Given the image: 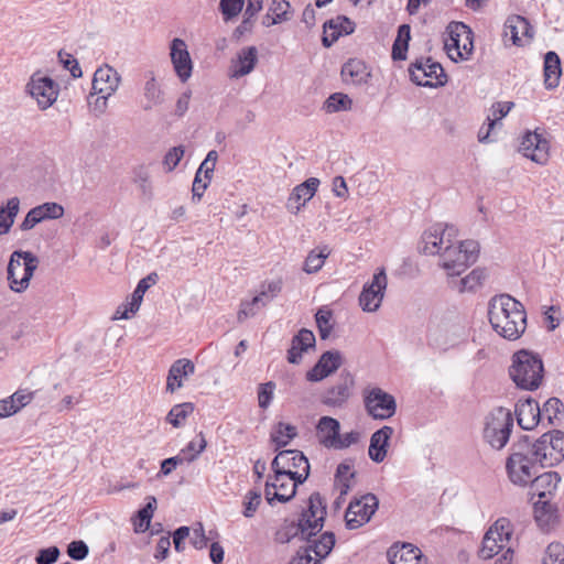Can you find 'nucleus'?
Masks as SVG:
<instances>
[{"instance_id": "2eb2a0df", "label": "nucleus", "mask_w": 564, "mask_h": 564, "mask_svg": "<svg viewBox=\"0 0 564 564\" xmlns=\"http://www.w3.org/2000/svg\"><path fill=\"white\" fill-rule=\"evenodd\" d=\"M379 507V500L373 494L355 498L348 505L345 513L346 527L355 530L368 523Z\"/></svg>"}, {"instance_id": "f704fd0d", "label": "nucleus", "mask_w": 564, "mask_h": 564, "mask_svg": "<svg viewBox=\"0 0 564 564\" xmlns=\"http://www.w3.org/2000/svg\"><path fill=\"white\" fill-rule=\"evenodd\" d=\"M562 74L561 61L558 55L550 51L544 56V84L549 89L558 86L560 77Z\"/></svg>"}, {"instance_id": "a19ab883", "label": "nucleus", "mask_w": 564, "mask_h": 564, "mask_svg": "<svg viewBox=\"0 0 564 564\" xmlns=\"http://www.w3.org/2000/svg\"><path fill=\"white\" fill-rule=\"evenodd\" d=\"M156 281L158 274L154 272L150 273L149 275L139 281L137 288L132 293L131 302L129 303L131 313H135L139 310L144 293L151 285L155 284Z\"/></svg>"}, {"instance_id": "f3484780", "label": "nucleus", "mask_w": 564, "mask_h": 564, "mask_svg": "<svg viewBox=\"0 0 564 564\" xmlns=\"http://www.w3.org/2000/svg\"><path fill=\"white\" fill-rule=\"evenodd\" d=\"M120 75L109 65L99 67L93 78L94 94L99 95L96 107L105 108L107 99L118 89Z\"/></svg>"}, {"instance_id": "e2e57ef3", "label": "nucleus", "mask_w": 564, "mask_h": 564, "mask_svg": "<svg viewBox=\"0 0 564 564\" xmlns=\"http://www.w3.org/2000/svg\"><path fill=\"white\" fill-rule=\"evenodd\" d=\"M58 58L63 66L70 72L74 78L82 77L83 72L76 58L70 54H64L63 52L58 53Z\"/></svg>"}, {"instance_id": "bf43d9fd", "label": "nucleus", "mask_w": 564, "mask_h": 564, "mask_svg": "<svg viewBox=\"0 0 564 564\" xmlns=\"http://www.w3.org/2000/svg\"><path fill=\"white\" fill-rule=\"evenodd\" d=\"M88 545L82 540L73 541L67 546L68 556L75 561L84 560L88 555Z\"/></svg>"}, {"instance_id": "b1692460", "label": "nucleus", "mask_w": 564, "mask_h": 564, "mask_svg": "<svg viewBox=\"0 0 564 564\" xmlns=\"http://www.w3.org/2000/svg\"><path fill=\"white\" fill-rule=\"evenodd\" d=\"M388 556L390 564H427V558L422 551L410 543L391 546Z\"/></svg>"}, {"instance_id": "393cba45", "label": "nucleus", "mask_w": 564, "mask_h": 564, "mask_svg": "<svg viewBox=\"0 0 564 564\" xmlns=\"http://www.w3.org/2000/svg\"><path fill=\"white\" fill-rule=\"evenodd\" d=\"M514 412L519 426L528 431L534 429L542 419L539 403L531 398L518 402Z\"/></svg>"}, {"instance_id": "864d4df0", "label": "nucleus", "mask_w": 564, "mask_h": 564, "mask_svg": "<svg viewBox=\"0 0 564 564\" xmlns=\"http://www.w3.org/2000/svg\"><path fill=\"white\" fill-rule=\"evenodd\" d=\"M542 564H564V545L561 543H550L542 558Z\"/></svg>"}, {"instance_id": "052dcab7", "label": "nucleus", "mask_w": 564, "mask_h": 564, "mask_svg": "<svg viewBox=\"0 0 564 564\" xmlns=\"http://www.w3.org/2000/svg\"><path fill=\"white\" fill-rule=\"evenodd\" d=\"M184 153L185 150L183 145L174 147L169 150L163 160V164L167 167L169 172L173 171L177 166Z\"/></svg>"}, {"instance_id": "412c9836", "label": "nucleus", "mask_w": 564, "mask_h": 564, "mask_svg": "<svg viewBox=\"0 0 564 564\" xmlns=\"http://www.w3.org/2000/svg\"><path fill=\"white\" fill-rule=\"evenodd\" d=\"M319 185V180L316 177H310L305 182L295 186L286 203L288 209L297 214L305 204L313 198Z\"/></svg>"}, {"instance_id": "603ef678", "label": "nucleus", "mask_w": 564, "mask_h": 564, "mask_svg": "<svg viewBox=\"0 0 564 564\" xmlns=\"http://www.w3.org/2000/svg\"><path fill=\"white\" fill-rule=\"evenodd\" d=\"M282 291V280H273L261 285V291L257 296H261V305L265 306Z\"/></svg>"}, {"instance_id": "ddd939ff", "label": "nucleus", "mask_w": 564, "mask_h": 564, "mask_svg": "<svg viewBox=\"0 0 564 564\" xmlns=\"http://www.w3.org/2000/svg\"><path fill=\"white\" fill-rule=\"evenodd\" d=\"M409 73L411 80L417 86L440 87L444 86L447 82V76L442 65L432 61L431 57L416 59L410 65Z\"/></svg>"}, {"instance_id": "4be33fe9", "label": "nucleus", "mask_w": 564, "mask_h": 564, "mask_svg": "<svg viewBox=\"0 0 564 564\" xmlns=\"http://www.w3.org/2000/svg\"><path fill=\"white\" fill-rule=\"evenodd\" d=\"M356 24L346 15H337L324 23V35L322 43L330 47L341 35H349L355 32Z\"/></svg>"}, {"instance_id": "39448f33", "label": "nucleus", "mask_w": 564, "mask_h": 564, "mask_svg": "<svg viewBox=\"0 0 564 564\" xmlns=\"http://www.w3.org/2000/svg\"><path fill=\"white\" fill-rule=\"evenodd\" d=\"M543 362L539 355H513L509 376L516 386L523 390H535L543 379Z\"/></svg>"}, {"instance_id": "0eeeda50", "label": "nucleus", "mask_w": 564, "mask_h": 564, "mask_svg": "<svg viewBox=\"0 0 564 564\" xmlns=\"http://www.w3.org/2000/svg\"><path fill=\"white\" fill-rule=\"evenodd\" d=\"M37 265L39 258L31 251H13L7 269L10 289L18 293L26 290Z\"/></svg>"}, {"instance_id": "72a5a7b5", "label": "nucleus", "mask_w": 564, "mask_h": 564, "mask_svg": "<svg viewBox=\"0 0 564 564\" xmlns=\"http://www.w3.org/2000/svg\"><path fill=\"white\" fill-rule=\"evenodd\" d=\"M148 80L143 87V105L142 108L148 111L163 104L164 93L158 84L152 72L148 74Z\"/></svg>"}, {"instance_id": "473e14b6", "label": "nucleus", "mask_w": 564, "mask_h": 564, "mask_svg": "<svg viewBox=\"0 0 564 564\" xmlns=\"http://www.w3.org/2000/svg\"><path fill=\"white\" fill-rule=\"evenodd\" d=\"M351 379H345L341 382L330 387L322 397L323 404L332 408H341L350 398Z\"/></svg>"}, {"instance_id": "774afa93", "label": "nucleus", "mask_w": 564, "mask_h": 564, "mask_svg": "<svg viewBox=\"0 0 564 564\" xmlns=\"http://www.w3.org/2000/svg\"><path fill=\"white\" fill-rule=\"evenodd\" d=\"M34 398V392L28 389H20L15 391L10 399L13 400L14 405L20 411L22 408L28 405Z\"/></svg>"}, {"instance_id": "7ed1b4c3", "label": "nucleus", "mask_w": 564, "mask_h": 564, "mask_svg": "<svg viewBox=\"0 0 564 564\" xmlns=\"http://www.w3.org/2000/svg\"><path fill=\"white\" fill-rule=\"evenodd\" d=\"M488 318L494 330L509 340L518 339L527 327L523 304L509 294H499L490 299Z\"/></svg>"}, {"instance_id": "cd10ccee", "label": "nucleus", "mask_w": 564, "mask_h": 564, "mask_svg": "<svg viewBox=\"0 0 564 564\" xmlns=\"http://www.w3.org/2000/svg\"><path fill=\"white\" fill-rule=\"evenodd\" d=\"M393 432L394 431L391 426L384 425L371 435L368 448V454L371 460L375 463H381L384 460L389 441L393 435Z\"/></svg>"}, {"instance_id": "c85d7f7f", "label": "nucleus", "mask_w": 564, "mask_h": 564, "mask_svg": "<svg viewBox=\"0 0 564 564\" xmlns=\"http://www.w3.org/2000/svg\"><path fill=\"white\" fill-rule=\"evenodd\" d=\"M561 478L555 471H545L535 474L532 481H530L531 492L540 499L546 498L556 490Z\"/></svg>"}, {"instance_id": "37998d69", "label": "nucleus", "mask_w": 564, "mask_h": 564, "mask_svg": "<svg viewBox=\"0 0 564 564\" xmlns=\"http://www.w3.org/2000/svg\"><path fill=\"white\" fill-rule=\"evenodd\" d=\"M315 335L312 330L303 328L293 338L291 348L286 352H305L315 346Z\"/></svg>"}, {"instance_id": "58836bf2", "label": "nucleus", "mask_w": 564, "mask_h": 564, "mask_svg": "<svg viewBox=\"0 0 564 564\" xmlns=\"http://www.w3.org/2000/svg\"><path fill=\"white\" fill-rule=\"evenodd\" d=\"M498 531L497 528H490L487 533L485 534L482 539V545L479 551L480 556L485 560L492 558L497 554H499L501 551L506 549V544H500L498 539Z\"/></svg>"}, {"instance_id": "680f3d73", "label": "nucleus", "mask_w": 564, "mask_h": 564, "mask_svg": "<svg viewBox=\"0 0 564 564\" xmlns=\"http://www.w3.org/2000/svg\"><path fill=\"white\" fill-rule=\"evenodd\" d=\"M61 552L57 546H50L39 551L35 562L36 564H53L58 560Z\"/></svg>"}, {"instance_id": "a211bd4d", "label": "nucleus", "mask_w": 564, "mask_h": 564, "mask_svg": "<svg viewBox=\"0 0 564 564\" xmlns=\"http://www.w3.org/2000/svg\"><path fill=\"white\" fill-rule=\"evenodd\" d=\"M387 288V275L384 270L373 274L371 283L364 285L359 295V304L366 312H376L383 299L384 290Z\"/></svg>"}, {"instance_id": "7c9ffc66", "label": "nucleus", "mask_w": 564, "mask_h": 564, "mask_svg": "<svg viewBox=\"0 0 564 564\" xmlns=\"http://www.w3.org/2000/svg\"><path fill=\"white\" fill-rule=\"evenodd\" d=\"M341 77L346 84L362 85L367 84L370 77L366 64L358 58H350L341 67Z\"/></svg>"}, {"instance_id": "79ce46f5", "label": "nucleus", "mask_w": 564, "mask_h": 564, "mask_svg": "<svg viewBox=\"0 0 564 564\" xmlns=\"http://www.w3.org/2000/svg\"><path fill=\"white\" fill-rule=\"evenodd\" d=\"M155 508L156 500L154 497H150L147 505L138 511L137 519L134 521V531L137 533L145 532L149 529Z\"/></svg>"}, {"instance_id": "2f4dec72", "label": "nucleus", "mask_w": 564, "mask_h": 564, "mask_svg": "<svg viewBox=\"0 0 564 564\" xmlns=\"http://www.w3.org/2000/svg\"><path fill=\"white\" fill-rule=\"evenodd\" d=\"M195 366L188 359H178L170 368L166 390L174 392L183 386V380L194 372Z\"/></svg>"}, {"instance_id": "f8f14e48", "label": "nucleus", "mask_w": 564, "mask_h": 564, "mask_svg": "<svg viewBox=\"0 0 564 564\" xmlns=\"http://www.w3.org/2000/svg\"><path fill=\"white\" fill-rule=\"evenodd\" d=\"M272 470L280 469L295 476V479L303 484L310 475V463L305 455L297 449L280 451L271 463Z\"/></svg>"}, {"instance_id": "20e7f679", "label": "nucleus", "mask_w": 564, "mask_h": 564, "mask_svg": "<svg viewBox=\"0 0 564 564\" xmlns=\"http://www.w3.org/2000/svg\"><path fill=\"white\" fill-rule=\"evenodd\" d=\"M542 465L534 459L528 451V436H523L511 447V453L506 462V470L510 481L520 487H525L540 473Z\"/></svg>"}, {"instance_id": "6ab92c4d", "label": "nucleus", "mask_w": 564, "mask_h": 564, "mask_svg": "<svg viewBox=\"0 0 564 564\" xmlns=\"http://www.w3.org/2000/svg\"><path fill=\"white\" fill-rule=\"evenodd\" d=\"M519 151L531 161L544 165L550 156L549 141L536 131H528L521 140Z\"/></svg>"}, {"instance_id": "c756f323", "label": "nucleus", "mask_w": 564, "mask_h": 564, "mask_svg": "<svg viewBox=\"0 0 564 564\" xmlns=\"http://www.w3.org/2000/svg\"><path fill=\"white\" fill-rule=\"evenodd\" d=\"M341 355H321L317 364L307 372L308 381L317 382L336 371L341 365Z\"/></svg>"}, {"instance_id": "a878e982", "label": "nucleus", "mask_w": 564, "mask_h": 564, "mask_svg": "<svg viewBox=\"0 0 564 564\" xmlns=\"http://www.w3.org/2000/svg\"><path fill=\"white\" fill-rule=\"evenodd\" d=\"M505 36H509L513 45H522V37L531 40L533 37V28L529 21L521 15H510L505 22Z\"/></svg>"}, {"instance_id": "6e6d98bb", "label": "nucleus", "mask_w": 564, "mask_h": 564, "mask_svg": "<svg viewBox=\"0 0 564 564\" xmlns=\"http://www.w3.org/2000/svg\"><path fill=\"white\" fill-rule=\"evenodd\" d=\"M261 301V296H254L251 301L242 302L238 312V319L242 321L245 318L254 316L260 307H262Z\"/></svg>"}, {"instance_id": "338daca9", "label": "nucleus", "mask_w": 564, "mask_h": 564, "mask_svg": "<svg viewBox=\"0 0 564 564\" xmlns=\"http://www.w3.org/2000/svg\"><path fill=\"white\" fill-rule=\"evenodd\" d=\"M514 104L512 101H498L491 106V119H495V124L497 121L501 120L506 117L510 110L513 108Z\"/></svg>"}, {"instance_id": "1a4fd4ad", "label": "nucleus", "mask_w": 564, "mask_h": 564, "mask_svg": "<svg viewBox=\"0 0 564 564\" xmlns=\"http://www.w3.org/2000/svg\"><path fill=\"white\" fill-rule=\"evenodd\" d=\"M446 31L448 37L444 41V46L448 57L454 61L468 59L474 50V33L471 29L463 22H451Z\"/></svg>"}, {"instance_id": "5701e85b", "label": "nucleus", "mask_w": 564, "mask_h": 564, "mask_svg": "<svg viewBox=\"0 0 564 564\" xmlns=\"http://www.w3.org/2000/svg\"><path fill=\"white\" fill-rule=\"evenodd\" d=\"M258 63V50L256 46H247L241 48L236 58L231 61L229 67V76L231 78H240L250 74Z\"/></svg>"}, {"instance_id": "9b49d317", "label": "nucleus", "mask_w": 564, "mask_h": 564, "mask_svg": "<svg viewBox=\"0 0 564 564\" xmlns=\"http://www.w3.org/2000/svg\"><path fill=\"white\" fill-rule=\"evenodd\" d=\"M366 412L375 420H388L397 412L395 398L378 387L366 388L362 392Z\"/></svg>"}, {"instance_id": "bb28decb", "label": "nucleus", "mask_w": 564, "mask_h": 564, "mask_svg": "<svg viewBox=\"0 0 564 564\" xmlns=\"http://www.w3.org/2000/svg\"><path fill=\"white\" fill-rule=\"evenodd\" d=\"M339 432L340 423L332 416H322L316 424L317 440L326 448H335Z\"/></svg>"}, {"instance_id": "09e8293b", "label": "nucleus", "mask_w": 564, "mask_h": 564, "mask_svg": "<svg viewBox=\"0 0 564 564\" xmlns=\"http://www.w3.org/2000/svg\"><path fill=\"white\" fill-rule=\"evenodd\" d=\"M206 445H207V442L203 435V433L200 432L197 437L193 441H191L186 447H184L182 451H181V456L186 460V462H193L195 460L199 454L205 451L206 448Z\"/></svg>"}, {"instance_id": "dca6fc26", "label": "nucleus", "mask_w": 564, "mask_h": 564, "mask_svg": "<svg viewBox=\"0 0 564 564\" xmlns=\"http://www.w3.org/2000/svg\"><path fill=\"white\" fill-rule=\"evenodd\" d=\"M26 93L36 100L40 109L50 108L57 99L58 85L48 76L40 72L34 73L26 84Z\"/></svg>"}, {"instance_id": "423d86ee", "label": "nucleus", "mask_w": 564, "mask_h": 564, "mask_svg": "<svg viewBox=\"0 0 564 564\" xmlns=\"http://www.w3.org/2000/svg\"><path fill=\"white\" fill-rule=\"evenodd\" d=\"M528 451L543 468L552 467L564 458V433L553 431L544 433L534 443L528 437Z\"/></svg>"}, {"instance_id": "3c124183", "label": "nucleus", "mask_w": 564, "mask_h": 564, "mask_svg": "<svg viewBox=\"0 0 564 564\" xmlns=\"http://www.w3.org/2000/svg\"><path fill=\"white\" fill-rule=\"evenodd\" d=\"M563 403L557 398H550L541 409V417H546L550 424L554 423V420H558L563 412Z\"/></svg>"}, {"instance_id": "8fccbe9b", "label": "nucleus", "mask_w": 564, "mask_h": 564, "mask_svg": "<svg viewBox=\"0 0 564 564\" xmlns=\"http://www.w3.org/2000/svg\"><path fill=\"white\" fill-rule=\"evenodd\" d=\"M485 279H486V272L484 269H479V268L474 269L468 275H466L465 278H463L459 281V284H460L459 291L460 292L474 291L478 286L481 285L482 281Z\"/></svg>"}, {"instance_id": "c03bdc74", "label": "nucleus", "mask_w": 564, "mask_h": 564, "mask_svg": "<svg viewBox=\"0 0 564 564\" xmlns=\"http://www.w3.org/2000/svg\"><path fill=\"white\" fill-rule=\"evenodd\" d=\"M352 100L348 97V95L343 93H334L324 102V110L327 113L350 110Z\"/></svg>"}, {"instance_id": "6e6552de", "label": "nucleus", "mask_w": 564, "mask_h": 564, "mask_svg": "<svg viewBox=\"0 0 564 564\" xmlns=\"http://www.w3.org/2000/svg\"><path fill=\"white\" fill-rule=\"evenodd\" d=\"M513 429V416L510 410L502 406L494 409L486 417L484 438L495 449L503 448Z\"/></svg>"}, {"instance_id": "c9c22d12", "label": "nucleus", "mask_w": 564, "mask_h": 564, "mask_svg": "<svg viewBox=\"0 0 564 564\" xmlns=\"http://www.w3.org/2000/svg\"><path fill=\"white\" fill-rule=\"evenodd\" d=\"M491 528H497L499 535L496 536V539H498L499 543L506 544V552L500 558L497 560L496 564H510L513 553L511 547L508 546V543L511 538L510 522L507 519L502 518L497 520Z\"/></svg>"}, {"instance_id": "4c0bfd02", "label": "nucleus", "mask_w": 564, "mask_h": 564, "mask_svg": "<svg viewBox=\"0 0 564 564\" xmlns=\"http://www.w3.org/2000/svg\"><path fill=\"white\" fill-rule=\"evenodd\" d=\"M296 435L297 430L294 425L279 422L273 426L270 438L279 448L286 446Z\"/></svg>"}, {"instance_id": "f257e3e1", "label": "nucleus", "mask_w": 564, "mask_h": 564, "mask_svg": "<svg viewBox=\"0 0 564 564\" xmlns=\"http://www.w3.org/2000/svg\"><path fill=\"white\" fill-rule=\"evenodd\" d=\"M457 229L453 225L435 224L422 236L421 251L425 254H440L441 267L448 275H459L474 264L479 256V243L465 240L454 246Z\"/></svg>"}, {"instance_id": "5fc2aeb1", "label": "nucleus", "mask_w": 564, "mask_h": 564, "mask_svg": "<svg viewBox=\"0 0 564 564\" xmlns=\"http://www.w3.org/2000/svg\"><path fill=\"white\" fill-rule=\"evenodd\" d=\"M220 11L226 21L237 17L243 7V0H220Z\"/></svg>"}, {"instance_id": "aec40b11", "label": "nucleus", "mask_w": 564, "mask_h": 564, "mask_svg": "<svg viewBox=\"0 0 564 564\" xmlns=\"http://www.w3.org/2000/svg\"><path fill=\"white\" fill-rule=\"evenodd\" d=\"M171 59L174 70L182 83L192 75L193 64L186 43L182 39H174L171 43Z\"/></svg>"}, {"instance_id": "4d7b16f0", "label": "nucleus", "mask_w": 564, "mask_h": 564, "mask_svg": "<svg viewBox=\"0 0 564 564\" xmlns=\"http://www.w3.org/2000/svg\"><path fill=\"white\" fill-rule=\"evenodd\" d=\"M39 212L42 214L43 219H58L64 215V208L57 203H44L37 206Z\"/></svg>"}, {"instance_id": "a18cd8bd", "label": "nucleus", "mask_w": 564, "mask_h": 564, "mask_svg": "<svg viewBox=\"0 0 564 564\" xmlns=\"http://www.w3.org/2000/svg\"><path fill=\"white\" fill-rule=\"evenodd\" d=\"M194 405L191 402H185L174 405L166 415V421L174 427H180L185 419L192 414Z\"/></svg>"}, {"instance_id": "49530a36", "label": "nucleus", "mask_w": 564, "mask_h": 564, "mask_svg": "<svg viewBox=\"0 0 564 564\" xmlns=\"http://www.w3.org/2000/svg\"><path fill=\"white\" fill-rule=\"evenodd\" d=\"M262 502V495L260 490L251 489L249 490L242 499V514L243 517L250 519L253 518L257 510L259 509Z\"/></svg>"}, {"instance_id": "9d476101", "label": "nucleus", "mask_w": 564, "mask_h": 564, "mask_svg": "<svg viewBox=\"0 0 564 564\" xmlns=\"http://www.w3.org/2000/svg\"><path fill=\"white\" fill-rule=\"evenodd\" d=\"M279 470H273L274 475L269 476L265 481L264 498L270 506H274L275 502L286 503L292 500L296 495L297 485H300L295 476Z\"/></svg>"}, {"instance_id": "0e129e2a", "label": "nucleus", "mask_w": 564, "mask_h": 564, "mask_svg": "<svg viewBox=\"0 0 564 564\" xmlns=\"http://www.w3.org/2000/svg\"><path fill=\"white\" fill-rule=\"evenodd\" d=\"M44 221L42 214L39 212L37 206L29 210L23 221L20 224L22 231H28L34 228L37 224Z\"/></svg>"}, {"instance_id": "4468645a", "label": "nucleus", "mask_w": 564, "mask_h": 564, "mask_svg": "<svg viewBox=\"0 0 564 564\" xmlns=\"http://www.w3.org/2000/svg\"><path fill=\"white\" fill-rule=\"evenodd\" d=\"M335 545L333 532H324L311 544L301 546L289 564H321Z\"/></svg>"}, {"instance_id": "f03ea898", "label": "nucleus", "mask_w": 564, "mask_h": 564, "mask_svg": "<svg viewBox=\"0 0 564 564\" xmlns=\"http://www.w3.org/2000/svg\"><path fill=\"white\" fill-rule=\"evenodd\" d=\"M325 517L326 503L319 492H313L297 522L285 521L274 533V541L285 544L299 536L311 544L312 541L318 539L316 535L324 527Z\"/></svg>"}, {"instance_id": "de8ad7c7", "label": "nucleus", "mask_w": 564, "mask_h": 564, "mask_svg": "<svg viewBox=\"0 0 564 564\" xmlns=\"http://www.w3.org/2000/svg\"><path fill=\"white\" fill-rule=\"evenodd\" d=\"M355 477L352 465L343 462L337 466L335 478L339 485L340 495H346L350 489V479Z\"/></svg>"}, {"instance_id": "ea45409f", "label": "nucleus", "mask_w": 564, "mask_h": 564, "mask_svg": "<svg viewBox=\"0 0 564 564\" xmlns=\"http://www.w3.org/2000/svg\"><path fill=\"white\" fill-rule=\"evenodd\" d=\"M330 251L327 246L318 247L315 250H312L305 261L303 270L311 274L316 273L324 265L325 259L329 256Z\"/></svg>"}, {"instance_id": "13d9d810", "label": "nucleus", "mask_w": 564, "mask_h": 564, "mask_svg": "<svg viewBox=\"0 0 564 564\" xmlns=\"http://www.w3.org/2000/svg\"><path fill=\"white\" fill-rule=\"evenodd\" d=\"M289 9L290 3L286 0H272L269 11L281 23L290 20Z\"/></svg>"}, {"instance_id": "69168bd1", "label": "nucleus", "mask_w": 564, "mask_h": 564, "mask_svg": "<svg viewBox=\"0 0 564 564\" xmlns=\"http://www.w3.org/2000/svg\"><path fill=\"white\" fill-rule=\"evenodd\" d=\"M275 384L271 381L260 386L258 392L259 406L267 409L272 401Z\"/></svg>"}, {"instance_id": "e433bc0d", "label": "nucleus", "mask_w": 564, "mask_h": 564, "mask_svg": "<svg viewBox=\"0 0 564 564\" xmlns=\"http://www.w3.org/2000/svg\"><path fill=\"white\" fill-rule=\"evenodd\" d=\"M19 198L12 197L8 199L6 206L0 207V235H6L10 231L19 213Z\"/></svg>"}]
</instances>
